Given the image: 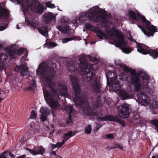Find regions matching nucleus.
Segmentation results:
<instances>
[{"instance_id":"7ed1b4c3","label":"nucleus","mask_w":158,"mask_h":158,"mask_svg":"<svg viewBox=\"0 0 158 158\" xmlns=\"http://www.w3.org/2000/svg\"><path fill=\"white\" fill-rule=\"evenodd\" d=\"M71 83L73 84L75 98L73 102L76 106H80L84 114L87 115L97 117V113L92 111L89 107V103L86 101V95L84 92H81L80 86L78 82V79L76 76H70Z\"/></svg>"},{"instance_id":"a878e982","label":"nucleus","mask_w":158,"mask_h":158,"mask_svg":"<svg viewBox=\"0 0 158 158\" xmlns=\"http://www.w3.org/2000/svg\"><path fill=\"white\" fill-rule=\"evenodd\" d=\"M39 31L42 35L45 36L46 35L48 34V27L47 26L41 27L39 29Z\"/></svg>"},{"instance_id":"72a5a7b5","label":"nucleus","mask_w":158,"mask_h":158,"mask_svg":"<svg viewBox=\"0 0 158 158\" xmlns=\"http://www.w3.org/2000/svg\"><path fill=\"white\" fill-rule=\"evenodd\" d=\"M151 123L154 126L157 128V130H158V120L155 119L152 120L151 121Z\"/></svg>"},{"instance_id":"e2e57ef3","label":"nucleus","mask_w":158,"mask_h":158,"mask_svg":"<svg viewBox=\"0 0 158 158\" xmlns=\"http://www.w3.org/2000/svg\"><path fill=\"white\" fill-rule=\"evenodd\" d=\"M118 148H119L120 149L122 150H123V147L121 145H119Z\"/></svg>"},{"instance_id":"c9c22d12","label":"nucleus","mask_w":158,"mask_h":158,"mask_svg":"<svg viewBox=\"0 0 158 158\" xmlns=\"http://www.w3.org/2000/svg\"><path fill=\"white\" fill-rule=\"evenodd\" d=\"M73 110V108L72 106H69L66 107V111L67 112H69V113L71 112V113H72Z\"/></svg>"},{"instance_id":"6e6552de","label":"nucleus","mask_w":158,"mask_h":158,"mask_svg":"<svg viewBox=\"0 0 158 158\" xmlns=\"http://www.w3.org/2000/svg\"><path fill=\"white\" fill-rule=\"evenodd\" d=\"M143 20L142 23L145 24V27L147 29L143 28L141 25H140L139 22H137V25L142 30L143 33L148 37L153 36L154 33L157 31V28L153 25H151V23L147 20L144 16L141 17Z\"/></svg>"},{"instance_id":"ddd939ff","label":"nucleus","mask_w":158,"mask_h":158,"mask_svg":"<svg viewBox=\"0 0 158 158\" xmlns=\"http://www.w3.org/2000/svg\"><path fill=\"white\" fill-rule=\"evenodd\" d=\"M137 98L139 102L143 105H147L150 102V99L149 97L144 93H140L138 94Z\"/></svg>"},{"instance_id":"1a4fd4ad","label":"nucleus","mask_w":158,"mask_h":158,"mask_svg":"<svg viewBox=\"0 0 158 158\" xmlns=\"http://www.w3.org/2000/svg\"><path fill=\"white\" fill-rule=\"evenodd\" d=\"M26 3L31 10L37 13L41 14L43 12L44 7L37 0H26Z\"/></svg>"},{"instance_id":"0e129e2a","label":"nucleus","mask_w":158,"mask_h":158,"mask_svg":"<svg viewBox=\"0 0 158 158\" xmlns=\"http://www.w3.org/2000/svg\"><path fill=\"white\" fill-rule=\"evenodd\" d=\"M56 156V158H62V157L60 156H59V155H57V156Z\"/></svg>"},{"instance_id":"a18cd8bd","label":"nucleus","mask_w":158,"mask_h":158,"mask_svg":"<svg viewBox=\"0 0 158 158\" xmlns=\"http://www.w3.org/2000/svg\"><path fill=\"white\" fill-rule=\"evenodd\" d=\"M49 45L51 47H55L56 45V44L54 42H51L49 44Z\"/></svg>"},{"instance_id":"8fccbe9b","label":"nucleus","mask_w":158,"mask_h":158,"mask_svg":"<svg viewBox=\"0 0 158 158\" xmlns=\"http://www.w3.org/2000/svg\"><path fill=\"white\" fill-rule=\"evenodd\" d=\"M56 147L58 148H60L61 146L62 145H61V144L60 142H57L56 143Z\"/></svg>"},{"instance_id":"4468645a","label":"nucleus","mask_w":158,"mask_h":158,"mask_svg":"<svg viewBox=\"0 0 158 158\" xmlns=\"http://www.w3.org/2000/svg\"><path fill=\"white\" fill-rule=\"evenodd\" d=\"M28 68L23 64L17 65L15 68L14 71L18 72L20 71V74L21 76H27L28 74Z\"/></svg>"},{"instance_id":"58836bf2","label":"nucleus","mask_w":158,"mask_h":158,"mask_svg":"<svg viewBox=\"0 0 158 158\" xmlns=\"http://www.w3.org/2000/svg\"><path fill=\"white\" fill-rule=\"evenodd\" d=\"M36 114L35 113V111L34 110H32L31 111V114L30 116V118L31 119H35L36 117Z\"/></svg>"},{"instance_id":"bf43d9fd","label":"nucleus","mask_w":158,"mask_h":158,"mask_svg":"<svg viewBox=\"0 0 158 158\" xmlns=\"http://www.w3.org/2000/svg\"><path fill=\"white\" fill-rule=\"evenodd\" d=\"M65 141V139H63L61 142V143H60L61 144V145H63L64 144V143H65V141Z\"/></svg>"},{"instance_id":"473e14b6","label":"nucleus","mask_w":158,"mask_h":158,"mask_svg":"<svg viewBox=\"0 0 158 158\" xmlns=\"http://www.w3.org/2000/svg\"><path fill=\"white\" fill-rule=\"evenodd\" d=\"M66 63L67 66L69 67V68L72 67L73 68V70H74V64L73 61H67Z\"/></svg>"},{"instance_id":"052dcab7","label":"nucleus","mask_w":158,"mask_h":158,"mask_svg":"<svg viewBox=\"0 0 158 158\" xmlns=\"http://www.w3.org/2000/svg\"><path fill=\"white\" fill-rule=\"evenodd\" d=\"M55 7V6L54 4H52L51 3V8H53Z\"/></svg>"},{"instance_id":"bb28decb","label":"nucleus","mask_w":158,"mask_h":158,"mask_svg":"<svg viewBox=\"0 0 158 158\" xmlns=\"http://www.w3.org/2000/svg\"><path fill=\"white\" fill-rule=\"evenodd\" d=\"M36 87V81L34 79H32L29 87H27L26 90L28 91L34 89Z\"/></svg>"},{"instance_id":"e433bc0d","label":"nucleus","mask_w":158,"mask_h":158,"mask_svg":"<svg viewBox=\"0 0 158 158\" xmlns=\"http://www.w3.org/2000/svg\"><path fill=\"white\" fill-rule=\"evenodd\" d=\"M97 36L101 39L103 40V37L106 36V35L104 32H102L100 33V34H97Z\"/></svg>"},{"instance_id":"69168bd1","label":"nucleus","mask_w":158,"mask_h":158,"mask_svg":"<svg viewBox=\"0 0 158 158\" xmlns=\"http://www.w3.org/2000/svg\"><path fill=\"white\" fill-rule=\"evenodd\" d=\"M137 15L139 17H140L141 16V15H140L139 14V12H138L137 11Z\"/></svg>"},{"instance_id":"c85d7f7f","label":"nucleus","mask_w":158,"mask_h":158,"mask_svg":"<svg viewBox=\"0 0 158 158\" xmlns=\"http://www.w3.org/2000/svg\"><path fill=\"white\" fill-rule=\"evenodd\" d=\"M25 21L27 25L31 26L33 28H35L36 24L35 22L31 21V20L30 19H26V18Z\"/></svg>"},{"instance_id":"ea45409f","label":"nucleus","mask_w":158,"mask_h":158,"mask_svg":"<svg viewBox=\"0 0 158 158\" xmlns=\"http://www.w3.org/2000/svg\"><path fill=\"white\" fill-rule=\"evenodd\" d=\"M85 28L88 30H91L90 28H94V27L89 23H86L85 25Z\"/></svg>"},{"instance_id":"b1692460","label":"nucleus","mask_w":158,"mask_h":158,"mask_svg":"<svg viewBox=\"0 0 158 158\" xmlns=\"http://www.w3.org/2000/svg\"><path fill=\"white\" fill-rule=\"evenodd\" d=\"M8 58V56L5 53H0V64L3 65L6 61Z\"/></svg>"},{"instance_id":"774afa93","label":"nucleus","mask_w":158,"mask_h":158,"mask_svg":"<svg viewBox=\"0 0 158 158\" xmlns=\"http://www.w3.org/2000/svg\"><path fill=\"white\" fill-rule=\"evenodd\" d=\"M2 48V45L1 44H0V49H1Z\"/></svg>"},{"instance_id":"a211bd4d","label":"nucleus","mask_w":158,"mask_h":158,"mask_svg":"<svg viewBox=\"0 0 158 158\" xmlns=\"http://www.w3.org/2000/svg\"><path fill=\"white\" fill-rule=\"evenodd\" d=\"M119 94L122 98L124 100L130 98L132 97V94L130 92L124 90H120Z\"/></svg>"},{"instance_id":"412c9836","label":"nucleus","mask_w":158,"mask_h":158,"mask_svg":"<svg viewBox=\"0 0 158 158\" xmlns=\"http://www.w3.org/2000/svg\"><path fill=\"white\" fill-rule=\"evenodd\" d=\"M127 14L130 19H133L137 22L140 21V19L137 17L136 13L135 12L132 10H128Z\"/></svg>"},{"instance_id":"393cba45","label":"nucleus","mask_w":158,"mask_h":158,"mask_svg":"<svg viewBox=\"0 0 158 158\" xmlns=\"http://www.w3.org/2000/svg\"><path fill=\"white\" fill-rule=\"evenodd\" d=\"M76 134V132H75L70 131L68 133L64 134L63 138L65 139V141H67L71 137L74 135Z\"/></svg>"},{"instance_id":"6ab92c4d","label":"nucleus","mask_w":158,"mask_h":158,"mask_svg":"<svg viewBox=\"0 0 158 158\" xmlns=\"http://www.w3.org/2000/svg\"><path fill=\"white\" fill-rule=\"evenodd\" d=\"M107 78V83H108L110 81L112 80H115L117 78V76L115 72L112 71H109L106 74Z\"/></svg>"},{"instance_id":"3c124183","label":"nucleus","mask_w":158,"mask_h":158,"mask_svg":"<svg viewBox=\"0 0 158 158\" xmlns=\"http://www.w3.org/2000/svg\"><path fill=\"white\" fill-rule=\"evenodd\" d=\"M119 144L118 143H115V146H114L113 147H112V148H110V149H115V148H118V147L119 146Z\"/></svg>"},{"instance_id":"9d476101","label":"nucleus","mask_w":158,"mask_h":158,"mask_svg":"<svg viewBox=\"0 0 158 158\" xmlns=\"http://www.w3.org/2000/svg\"><path fill=\"white\" fill-rule=\"evenodd\" d=\"M117 109L119 116L123 118H128L131 112L129 105L127 103H124L117 106Z\"/></svg>"},{"instance_id":"c756f323","label":"nucleus","mask_w":158,"mask_h":158,"mask_svg":"<svg viewBox=\"0 0 158 158\" xmlns=\"http://www.w3.org/2000/svg\"><path fill=\"white\" fill-rule=\"evenodd\" d=\"M119 79L123 81H128V76L127 74H125L124 73H122L119 76Z\"/></svg>"},{"instance_id":"f257e3e1","label":"nucleus","mask_w":158,"mask_h":158,"mask_svg":"<svg viewBox=\"0 0 158 158\" xmlns=\"http://www.w3.org/2000/svg\"><path fill=\"white\" fill-rule=\"evenodd\" d=\"M52 67L44 63H41L36 70L37 75H46L48 77H44L45 81L50 87L53 95L49 90H43L44 98L47 103L51 108L56 110L59 107L58 101L60 99L59 96H65L67 94L68 88L65 84L60 85V89L56 88L50 77H53L56 74V70L54 67H56V65L52 63Z\"/></svg>"},{"instance_id":"cd10ccee","label":"nucleus","mask_w":158,"mask_h":158,"mask_svg":"<svg viewBox=\"0 0 158 158\" xmlns=\"http://www.w3.org/2000/svg\"><path fill=\"white\" fill-rule=\"evenodd\" d=\"M57 28L60 31L61 33H66L67 31L69 30V26L67 25L65 26L64 27L61 26H57Z\"/></svg>"},{"instance_id":"09e8293b","label":"nucleus","mask_w":158,"mask_h":158,"mask_svg":"<svg viewBox=\"0 0 158 158\" xmlns=\"http://www.w3.org/2000/svg\"><path fill=\"white\" fill-rule=\"evenodd\" d=\"M6 26H0V31L4 30L6 28Z\"/></svg>"},{"instance_id":"9b49d317","label":"nucleus","mask_w":158,"mask_h":158,"mask_svg":"<svg viewBox=\"0 0 158 158\" xmlns=\"http://www.w3.org/2000/svg\"><path fill=\"white\" fill-rule=\"evenodd\" d=\"M5 50L8 53L12 59H15L17 56H20L23 53L26 51L27 53V51L25 48H21L17 50L12 49L11 48H6Z\"/></svg>"},{"instance_id":"4be33fe9","label":"nucleus","mask_w":158,"mask_h":158,"mask_svg":"<svg viewBox=\"0 0 158 158\" xmlns=\"http://www.w3.org/2000/svg\"><path fill=\"white\" fill-rule=\"evenodd\" d=\"M93 105L96 108H97L99 107L102 106V102L101 97L100 95H99L97 97L96 101L93 102Z\"/></svg>"},{"instance_id":"13d9d810","label":"nucleus","mask_w":158,"mask_h":158,"mask_svg":"<svg viewBox=\"0 0 158 158\" xmlns=\"http://www.w3.org/2000/svg\"><path fill=\"white\" fill-rule=\"evenodd\" d=\"M17 3L19 4H20L22 3L24 0H16Z\"/></svg>"},{"instance_id":"a19ab883","label":"nucleus","mask_w":158,"mask_h":158,"mask_svg":"<svg viewBox=\"0 0 158 158\" xmlns=\"http://www.w3.org/2000/svg\"><path fill=\"white\" fill-rule=\"evenodd\" d=\"M153 107L154 108H157L158 107V101H153L152 103Z\"/></svg>"},{"instance_id":"20e7f679","label":"nucleus","mask_w":158,"mask_h":158,"mask_svg":"<svg viewBox=\"0 0 158 158\" xmlns=\"http://www.w3.org/2000/svg\"><path fill=\"white\" fill-rule=\"evenodd\" d=\"M117 66H119L120 68H123L124 72H129L131 74L130 77L131 85L134 86L135 91H138L141 89L145 90L146 91L148 88V81L150 79L149 77L147 74L144 73L142 81L140 78L139 74H141L143 71H139V73H136V70L133 69H130L127 66L121 64L117 63L115 62Z\"/></svg>"},{"instance_id":"864d4df0","label":"nucleus","mask_w":158,"mask_h":158,"mask_svg":"<svg viewBox=\"0 0 158 158\" xmlns=\"http://www.w3.org/2000/svg\"><path fill=\"white\" fill-rule=\"evenodd\" d=\"M51 3L50 2H47L46 3V6L47 7L51 8Z\"/></svg>"},{"instance_id":"f704fd0d","label":"nucleus","mask_w":158,"mask_h":158,"mask_svg":"<svg viewBox=\"0 0 158 158\" xmlns=\"http://www.w3.org/2000/svg\"><path fill=\"white\" fill-rule=\"evenodd\" d=\"M105 101L106 103L108 105V106L109 107H111V104L112 102V101L110 98H107L105 99Z\"/></svg>"},{"instance_id":"79ce46f5","label":"nucleus","mask_w":158,"mask_h":158,"mask_svg":"<svg viewBox=\"0 0 158 158\" xmlns=\"http://www.w3.org/2000/svg\"><path fill=\"white\" fill-rule=\"evenodd\" d=\"M7 152V151H5L0 154V158H7L6 156V154Z\"/></svg>"},{"instance_id":"423d86ee","label":"nucleus","mask_w":158,"mask_h":158,"mask_svg":"<svg viewBox=\"0 0 158 158\" xmlns=\"http://www.w3.org/2000/svg\"><path fill=\"white\" fill-rule=\"evenodd\" d=\"M112 30L114 32V34L112 31H109L107 32V34L111 36L115 35L117 40L116 43L118 46L122 48V50L123 52L127 54L130 53L132 51L131 48L127 46V43L124 40V35L120 33L117 29L114 30L113 28Z\"/></svg>"},{"instance_id":"338daca9","label":"nucleus","mask_w":158,"mask_h":158,"mask_svg":"<svg viewBox=\"0 0 158 158\" xmlns=\"http://www.w3.org/2000/svg\"><path fill=\"white\" fill-rule=\"evenodd\" d=\"M20 28L18 26V25H17V28L18 29H19Z\"/></svg>"},{"instance_id":"aec40b11","label":"nucleus","mask_w":158,"mask_h":158,"mask_svg":"<svg viewBox=\"0 0 158 158\" xmlns=\"http://www.w3.org/2000/svg\"><path fill=\"white\" fill-rule=\"evenodd\" d=\"M34 150H31L33 155H43L45 152L44 148L43 147L37 146L35 147Z\"/></svg>"},{"instance_id":"5fc2aeb1","label":"nucleus","mask_w":158,"mask_h":158,"mask_svg":"<svg viewBox=\"0 0 158 158\" xmlns=\"http://www.w3.org/2000/svg\"><path fill=\"white\" fill-rule=\"evenodd\" d=\"M94 32L95 33H96L97 34H100V33H101L102 31L101 30L98 29H97L96 30H95L94 31Z\"/></svg>"},{"instance_id":"5701e85b","label":"nucleus","mask_w":158,"mask_h":158,"mask_svg":"<svg viewBox=\"0 0 158 158\" xmlns=\"http://www.w3.org/2000/svg\"><path fill=\"white\" fill-rule=\"evenodd\" d=\"M40 112L42 114L48 116L50 114L51 110L48 108L43 106L40 108Z\"/></svg>"},{"instance_id":"f3484780","label":"nucleus","mask_w":158,"mask_h":158,"mask_svg":"<svg viewBox=\"0 0 158 158\" xmlns=\"http://www.w3.org/2000/svg\"><path fill=\"white\" fill-rule=\"evenodd\" d=\"M44 21L46 23H48L55 19V17L53 14L50 12L45 13L44 15Z\"/></svg>"},{"instance_id":"603ef678","label":"nucleus","mask_w":158,"mask_h":158,"mask_svg":"<svg viewBox=\"0 0 158 158\" xmlns=\"http://www.w3.org/2000/svg\"><path fill=\"white\" fill-rule=\"evenodd\" d=\"M9 155L11 158H15L16 156L15 155L13 154L11 152H9Z\"/></svg>"},{"instance_id":"dca6fc26","label":"nucleus","mask_w":158,"mask_h":158,"mask_svg":"<svg viewBox=\"0 0 158 158\" xmlns=\"http://www.w3.org/2000/svg\"><path fill=\"white\" fill-rule=\"evenodd\" d=\"M141 121L140 116L138 113L134 114L133 116L130 118V122L135 125L140 123Z\"/></svg>"},{"instance_id":"680f3d73","label":"nucleus","mask_w":158,"mask_h":158,"mask_svg":"<svg viewBox=\"0 0 158 158\" xmlns=\"http://www.w3.org/2000/svg\"><path fill=\"white\" fill-rule=\"evenodd\" d=\"M51 154L53 155L56 156V152L55 151H52L51 153Z\"/></svg>"},{"instance_id":"7c9ffc66","label":"nucleus","mask_w":158,"mask_h":158,"mask_svg":"<svg viewBox=\"0 0 158 158\" xmlns=\"http://www.w3.org/2000/svg\"><path fill=\"white\" fill-rule=\"evenodd\" d=\"M7 11L5 9L2 8L0 5V16L2 17L4 15V14H7Z\"/></svg>"},{"instance_id":"c03bdc74","label":"nucleus","mask_w":158,"mask_h":158,"mask_svg":"<svg viewBox=\"0 0 158 158\" xmlns=\"http://www.w3.org/2000/svg\"><path fill=\"white\" fill-rule=\"evenodd\" d=\"M106 137L108 139H114V135L112 134H107L106 135Z\"/></svg>"},{"instance_id":"37998d69","label":"nucleus","mask_w":158,"mask_h":158,"mask_svg":"<svg viewBox=\"0 0 158 158\" xmlns=\"http://www.w3.org/2000/svg\"><path fill=\"white\" fill-rule=\"evenodd\" d=\"M47 116L46 115H44L43 114H41V116L40 117V119L43 122H44L47 119Z\"/></svg>"},{"instance_id":"6e6d98bb","label":"nucleus","mask_w":158,"mask_h":158,"mask_svg":"<svg viewBox=\"0 0 158 158\" xmlns=\"http://www.w3.org/2000/svg\"><path fill=\"white\" fill-rule=\"evenodd\" d=\"M51 146H52L51 149H52V150L54 148H57L56 144H51Z\"/></svg>"},{"instance_id":"2eb2a0df","label":"nucleus","mask_w":158,"mask_h":158,"mask_svg":"<svg viewBox=\"0 0 158 158\" xmlns=\"http://www.w3.org/2000/svg\"><path fill=\"white\" fill-rule=\"evenodd\" d=\"M107 84L108 85L112 87L113 89L115 91L118 90L121 87L119 81L117 80L116 79L109 81Z\"/></svg>"},{"instance_id":"0eeeda50","label":"nucleus","mask_w":158,"mask_h":158,"mask_svg":"<svg viewBox=\"0 0 158 158\" xmlns=\"http://www.w3.org/2000/svg\"><path fill=\"white\" fill-rule=\"evenodd\" d=\"M129 39L131 41H133L136 44L137 50L139 53L144 55L148 54L154 59L158 57V51L150 49L149 47L146 46L144 44L139 43L133 39L131 36H130Z\"/></svg>"},{"instance_id":"f03ea898","label":"nucleus","mask_w":158,"mask_h":158,"mask_svg":"<svg viewBox=\"0 0 158 158\" xmlns=\"http://www.w3.org/2000/svg\"><path fill=\"white\" fill-rule=\"evenodd\" d=\"M79 61L80 63L79 66L81 70L80 73L84 75L87 80L89 81L92 91L96 93L102 94L103 89L101 82L99 78L96 77L95 73L91 71L92 65L89 66L87 58L82 56L80 58Z\"/></svg>"},{"instance_id":"f8f14e48","label":"nucleus","mask_w":158,"mask_h":158,"mask_svg":"<svg viewBox=\"0 0 158 158\" xmlns=\"http://www.w3.org/2000/svg\"><path fill=\"white\" fill-rule=\"evenodd\" d=\"M97 118L101 121H109L115 122L120 123L123 127L125 126V123L124 122L121 120L119 117L117 115L114 116L112 115H107L102 117H98Z\"/></svg>"},{"instance_id":"4c0bfd02","label":"nucleus","mask_w":158,"mask_h":158,"mask_svg":"<svg viewBox=\"0 0 158 158\" xmlns=\"http://www.w3.org/2000/svg\"><path fill=\"white\" fill-rule=\"evenodd\" d=\"M74 39V38L73 37L71 38H66L62 40V42L64 43H65L68 41L72 40Z\"/></svg>"},{"instance_id":"2f4dec72","label":"nucleus","mask_w":158,"mask_h":158,"mask_svg":"<svg viewBox=\"0 0 158 158\" xmlns=\"http://www.w3.org/2000/svg\"><path fill=\"white\" fill-rule=\"evenodd\" d=\"M91 132V127L90 125H88L85 127V133L86 134H90Z\"/></svg>"},{"instance_id":"de8ad7c7","label":"nucleus","mask_w":158,"mask_h":158,"mask_svg":"<svg viewBox=\"0 0 158 158\" xmlns=\"http://www.w3.org/2000/svg\"><path fill=\"white\" fill-rule=\"evenodd\" d=\"M101 127V124L98 123L96 127V130L97 131Z\"/></svg>"},{"instance_id":"49530a36","label":"nucleus","mask_w":158,"mask_h":158,"mask_svg":"<svg viewBox=\"0 0 158 158\" xmlns=\"http://www.w3.org/2000/svg\"><path fill=\"white\" fill-rule=\"evenodd\" d=\"M72 113H71V112L69 113V117H68V119L69 121V122L70 123H71L72 122V119H71V118H72V115H71Z\"/></svg>"},{"instance_id":"4d7b16f0","label":"nucleus","mask_w":158,"mask_h":158,"mask_svg":"<svg viewBox=\"0 0 158 158\" xmlns=\"http://www.w3.org/2000/svg\"><path fill=\"white\" fill-rule=\"evenodd\" d=\"M27 150L29 151L30 153L33 155V153H32L31 150H34V149H29L28 148H27Z\"/></svg>"},{"instance_id":"39448f33","label":"nucleus","mask_w":158,"mask_h":158,"mask_svg":"<svg viewBox=\"0 0 158 158\" xmlns=\"http://www.w3.org/2000/svg\"><path fill=\"white\" fill-rule=\"evenodd\" d=\"M96 7L99 9V12L101 14L100 15H97L95 10L92 11L91 9H89L86 12L81 14L78 18L79 21L81 23H83L85 21L86 19L88 17L94 23H99L101 21H103L102 23H105V21L107 19L106 15L103 13L102 10L98 6H97Z\"/></svg>"}]
</instances>
